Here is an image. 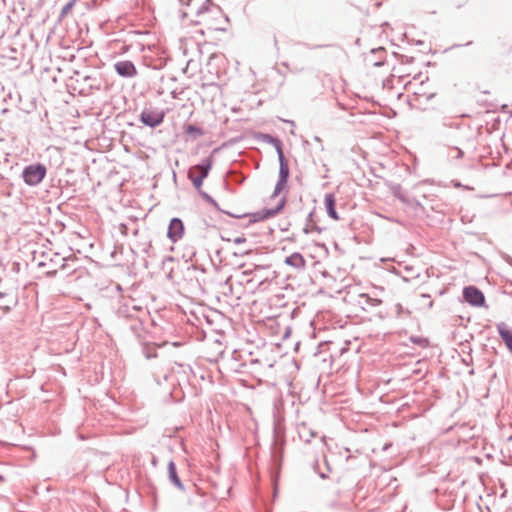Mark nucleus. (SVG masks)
<instances>
[{
	"mask_svg": "<svg viewBox=\"0 0 512 512\" xmlns=\"http://www.w3.org/2000/svg\"><path fill=\"white\" fill-rule=\"evenodd\" d=\"M212 167V157L203 160L202 164L192 166L188 171V177L196 189H200L203 180L207 177Z\"/></svg>",
	"mask_w": 512,
	"mask_h": 512,
	"instance_id": "1",
	"label": "nucleus"
},
{
	"mask_svg": "<svg viewBox=\"0 0 512 512\" xmlns=\"http://www.w3.org/2000/svg\"><path fill=\"white\" fill-rule=\"evenodd\" d=\"M46 175V168L42 164H32L23 170V180L30 186L39 184Z\"/></svg>",
	"mask_w": 512,
	"mask_h": 512,
	"instance_id": "2",
	"label": "nucleus"
},
{
	"mask_svg": "<svg viewBox=\"0 0 512 512\" xmlns=\"http://www.w3.org/2000/svg\"><path fill=\"white\" fill-rule=\"evenodd\" d=\"M283 205H284V200H281L275 208H271V209L264 208L257 212L247 214L246 217L248 218L249 223L262 222V221H265L267 219L274 217L281 210Z\"/></svg>",
	"mask_w": 512,
	"mask_h": 512,
	"instance_id": "3",
	"label": "nucleus"
},
{
	"mask_svg": "<svg viewBox=\"0 0 512 512\" xmlns=\"http://www.w3.org/2000/svg\"><path fill=\"white\" fill-rule=\"evenodd\" d=\"M164 117V111L144 110L140 115V120L147 126L156 127L163 122Z\"/></svg>",
	"mask_w": 512,
	"mask_h": 512,
	"instance_id": "4",
	"label": "nucleus"
},
{
	"mask_svg": "<svg viewBox=\"0 0 512 512\" xmlns=\"http://www.w3.org/2000/svg\"><path fill=\"white\" fill-rule=\"evenodd\" d=\"M463 296L466 302L473 306H482L485 302L483 293L474 286H468L464 288Z\"/></svg>",
	"mask_w": 512,
	"mask_h": 512,
	"instance_id": "5",
	"label": "nucleus"
},
{
	"mask_svg": "<svg viewBox=\"0 0 512 512\" xmlns=\"http://www.w3.org/2000/svg\"><path fill=\"white\" fill-rule=\"evenodd\" d=\"M184 235V224L179 218H173L170 221L167 237L173 242L176 243L179 241Z\"/></svg>",
	"mask_w": 512,
	"mask_h": 512,
	"instance_id": "6",
	"label": "nucleus"
},
{
	"mask_svg": "<svg viewBox=\"0 0 512 512\" xmlns=\"http://www.w3.org/2000/svg\"><path fill=\"white\" fill-rule=\"evenodd\" d=\"M278 155H279V163H280V180L276 186L275 193L277 194L286 184L287 178L289 176V166L286 162L282 149L278 148Z\"/></svg>",
	"mask_w": 512,
	"mask_h": 512,
	"instance_id": "7",
	"label": "nucleus"
},
{
	"mask_svg": "<svg viewBox=\"0 0 512 512\" xmlns=\"http://www.w3.org/2000/svg\"><path fill=\"white\" fill-rule=\"evenodd\" d=\"M115 70L123 77H133L137 74L136 67L130 61H120L115 64Z\"/></svg>",
	"mask_w": 512,
	"mask_h": 512,
	"instance_id": "8",
	"label": "nucleus"
},
{
	"mask_svg": "<svg viewBox=\"0 0 512 512\" xmlns=\"http://www.w3.org/2000/svg\"><path fill=\"white\" fill-rule=\"evenodd\" d=\"M324 204L328 215L334 220H339V216L335 209L336 200L333 194L325 195Z\"/></svg>",
	"mask_w": 512,
	"mask_h": 512,
	"instance_id": "9",
	"label": "nucleus"
},
{
	"mask_svg": "<svg viewBox=\"0 0 512 512\" xmlns=\"http://www.w3.org/2000/svg\"><path fill=\"white\" fill-rule=\"evenodd\" d=\"M286 264L295 267V268H303L306 264L305 259L299 253H294L286 258Z\"/></svg>",
	"mask_w": 512,
	"mask_h": 512,
	"instance_id": "10",
	"label": "nucleus"
},
{
	"mask_svg": "<svg viewBox=\"0 0 512 512\" xmlns=\"http://www.w3.org/2000/svg\"><path fill=\"white\" fill-rule=\"evenodd\" d=\"M498 331L507 348L512 351V330L505 325H500Z\"/></svg>",
	"mask_w": 512,
	"mask_h": 512,
	"instance_id": "11",
	"label": "nucleus"
},
{
	"mask_svg": "<svg viewBox=\"0 0 512 512\" xmlns=\"http://www.w3.org/2000/svg\"><path fill=\"white\" fill-rule=\"evenodd\" d=\"M297 430L299 437L306 442H309L315 436V433L305 423L298 425Z\"/></svg>",
	"mask_w": 512,
	"mask_h": 512,
	"instance_id": "12",
	"label": "nucleus"
},
{
	"mask_svg": "<svg viewBox=\"0 0 512 512\" xmlns=\"http://www.w3.org/2000/svg\"><path fill=\"white\" fill-rule=\"evenodd\" d=\"M185 133L194 139L204 135L202 128L191 124L185 126Z\"/></svg>",
	"mask_w": 512,
	"mask_h": 512,
	"instance_id": "13",
	"label": "nucleus"
},
{
	"mask_svg": "<svg viewBox=\"0 0 512 512\" xmlns=\"http://www.w3.org/2000/svg\"><path fill=\"white\" fill-rule=\"evenodd\" d=\"M168 472H169V478L173 482V484L175 486H177L178 488H182V484L180 482V479L177 476L176 466H175V464L173 462L169 463Z\"/></svg>",
	"mask_w": 512,
	"mask_h": 512,
	"instance_id": "14",
	"label": "nucleus"
},
{
	"mask_svg": "<svg viewBox=\"0 0 512 512\" xmlns=\"http://www.w3.org/2000/svg\"><path fill=\"white\" fill-rule=\"evenodd\" d=\"M74 4L75 0H72L63 7L61 11V18H64L72 10Z\"/></svg>",
	"mask_w": 512,
	"mask_h": 512,
	"instance_id": "15",
	"label": "nucleus"
}]
</instances>
